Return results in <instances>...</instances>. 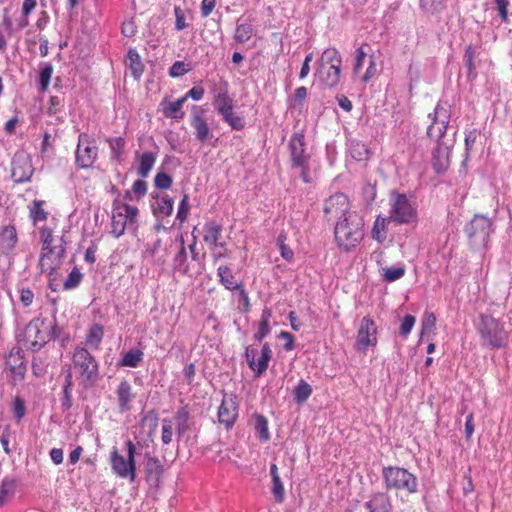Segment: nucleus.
<instances>
[{
  "instance_id": "nucleus-47",
  "label": "nucleus",
  "mask_w": 512,
  "mask_h": 512,
  "mask_svg": "<svg viewBox=\"0 0 512 512\" xmlns=\"http://www.w3.org/2000/svg\"><path fill=\"white\" fill-rule=\"evenodd\" d=\"M436 316L434 313L425 312L421 323V337L429 336L434 332Z\"/></svg>"
},
{
  "instance_id": "nucleus-39",
  "label": "nucleus",
  "mask_w": 512,
  "mask_h": 512,
  "mask_svg": "<svg viewBox=\"0 0 512 512\" xmlns=\"http://www.w3.org/2000/svg\"><path fill=\"white\" fill-rule=\"evenodd\" d=\"M103 327L100 324H93L86 336V344L94 349H98L103 338Z\"/></svg>"
},
{
  "instance_id": "nucleus-4",
  "label": "nucleus",
  "mask_w": 512,
  "mask_h": 512,
  "mask_svg": "<svg viewBox=\"0 0 512 512\" xmlns=\"http://www.w3.org/2000/svg\"><path fill=\"white\" fill-rule=\"evenodd\" d=\"M382 477L387 490L404 491L408 494L418 492L419 484L417 477L403 467H384Z\"/></svg>"
},
{
  "instance_id": "nucleus-14",
  "label": "nucleus",
  "mask_w": 512,
  "mask_h": 512,
  "mask_svg": "<svg viewBox=\"0 0 512 512\" xmlns=\"http://www.w3.org/2000/svg\"><path fill=\"white\" fill-rule=\"evenodd\" d=\"M11 177L15 183L30 181L34 168L31 158L24 153L15 154L11 162Z\"/></svg>"
},
{
  "instance_id": "nucleus-9",
  "label": "nucleus",
  "mask_w": 512,
  "mask_h": 512,
  "mask_svg": "<svg viewBox=\"0 0 512 512\" xmlns=\"http://www.w3.org/2000/svg\"><path fill=\"white\" fill-rule=\"evenodd\" d=\"M323 212L327 221L342 220L352 213L348 197L341 192L329 196L323 204Z\"/></svg>"
},
{
  "instance_id": "nucleus-62",
  "label": "nucleus",
  "mask_w": 512,
  "mask_h": 512,
  "mask_svg": "<svg viewBox=\"0 0 512 512\" xmlns=\"http://www.w3.org/2000/svg\"><path fill=\"white\" fill-rule=\"evenodd\" d=\"M174 15H175V29L177 31L186 29L188 27V23H186L184 12L179 6L174 7Z\"/></svg>"
},
{
  "instance_id": "nucleus-19",
  "label": "nucleus",
  "mask_w": 512,
  "mask_h": 512,
  "mask_svg": "<svg viewBox=\"0 0 512 512\" xmlns=\"http://www.w3.org/2000/svg\"><path fill=\"white\" fill-rule=\"evenodd\" d=\"M60 245L53 246L47 252H42L40 256V265L42 270H50V275L56 270L61 264V260L65 255L64 240L60 238Z\"/></svg>"
},
{
  "instance_id": "nucleus-36",
  "label": "nucleus",
  "mask_w": 512,
  "mask_h": 512,
  "mask_svg": "<svg viewBox=\"0 0 512 512\" xmlns=\"http://www.w3.org/2000/svg\"><path fill=\"white\" fill-rule=\"evenodd\" d=\"M313 390L311 385L305 380L301 379L293 390L294 401L302 404L308 400Z\"/></svg>"
},
{
  "instance_id": "nucleus-44",
  "label": "nucleus",
  "mask_w": 512,
  "mask_h": 512,
  "mask_svg": "<svg viewBox=\"0 0 512 512\" xmlns=\"http://www.w3.org/2000/svg\"><path fill=\"white\" fill-rule=\"evenodd\" d=\"M114 205L122 212L124 217L127 219L130 225H133L137 222V216L139 210L135 206H131L126 203H114Z\"/></svg>"
},
{
  "instance_id": "nucleus-24",
  "label": "nucleus",
  "mask_w": 512,
  "mask_h": 512,
  "mask_svg": "<svg viewBox=\"0 0 512 512\" xmlns=\"http://www.w3.org/2000/svg\"><path fill=\"white\" fill-rule=\"evenodd\" d=\"M364 506L369 512H391L392 509L390 498L384 492L374 493Z\"/></svg>"
},
{
  "instance_id": "nucleus-12",
  "label": "nucleus",
  "mask_w": 512,
  "mask_h": 512,
  "mask_svg": "<svg viewBox=\"0 0 512 512\" xmlns=\"http://www.w3.org/2000/svg\"><path fill=\"white\" fill-rule=\"evenodd\" d=\"M258 354L257 347L247 346L245 350V358L249 368L255 373L256 376L262 375L269 366V362L272 358V350L269 343H264L261 349V356L259 362H256V356Z\"/></svg>"
},
{
  "instance_id": "nucleus-1",
  "label": "nucleus",
  "mask_w": 512,
  "mask_h": 512,
  "mask_svg": "<svg viewBox=\"0 0 512 512\" xmlns=\"http://www.w3.org/2000/svg\"><path fill=\"white\" fill-rule=\"evenodd\" d=\"M475 329L480 337L482 347L492 350L505 348L509 342V333L504 323L488 313H479Z\"/></svg>"
},
{
  "instance_id": "nucleus-6",
  "label": "nucleus",
  "mask_w": 512,
  "mask_h": 512,
  "mask_svg": "<svg viewBox=\"0 0 512 512\" xmlns=\"http://www.w3.org/2000/svg\"><path fill=\"white\" fill-rule=\"evenodd\" d=\"M494 230L495 226L492 219L484 214H475L465 226V233L469 242L475 248H486Z\"/></svg>"
},
{
  "instance_id": "nucleus-26",
  "label": "nucleus",
  "mask_w": 512,
  "mask_h": 512,
  "mask_svg": "<svg viewBox=\"0 0 512 512\" xmlns=\"http://www.w3.org/2000/svg\"><path fill=\"white\" fill-rule=\"evenodd\" d=\"M218 282L224 286L226 290L235 291L242 287L243 283L237 281L232 269L227 265H220L217 268Z\"/></svg>"
},
{
  "instance_id": "nucleus-56",
  "label": "nucleus",
  "mask_w": 512,
  "mask_h": 512,
  "mask_svg": "<svg viewBox=\"0 0 512 512\" xmlns=\"http://www.w3.org/2000/svg\"><path fill=\"white\" fill-rule=\"evenodd\" d=\"M173 179L164 172H158L154 177V185L157 189L167 190L171 187Z\"/></svg>"
},
{
  "instance_id": "nucleus-60",
  "label": "nucleus",
  "mask_w": 512,
  "mask_h": 512,
  "mask_svg": "<svg viewBox=\"0 0 512 512\" xmlns=\"http://www.w3.org/2000/svg\"><path fill=\"white\" fill-rule=\"evenodd\" d=\"M163 472V467L157 458H149L147 461V473L148 475L155 476L156 480L159 479Z\"/></svg>"
},
{
  "instance_id": "nucleus-27",
  "label": "nucleus",
  "mask_w": 512,
  "mask_h": 512,
  "mask_svg": "<svg viewBox=\"0 0 512 512\" xmlns=\"http://www.w3.org/2000/svg\"><path fill=\"white\" fill-rule=\"evenodd\" d=\"M185 103V98H179L174 102H169L167 98L163 99L160 103L161 111L165 117L180 120L184 118L185 113L182 107Z\"/></svg>"
},
{
  "instance_id": "nucleus-63",
  "label": "nucleus",
  "mask_w": 512,
  "mask_h": 512,
  "mask_svg": "<svg viewBox=\"0 0 512 512\" xmlns=\"http://www.w3.org/2000/svg\"><path fill=\"white\" fill-rule=\"evenodd\" d=\"M11 434H12V431H11L10 425H6L3 428L2 434L0 436V443L2 445V448H3L4 452L8 455L12 452V450L9 446Z\"/></svg>"
},
{
  "instance_id": "nucleus-22",
  "label": "nucleus",
  "mask_w": 512,
  "mask_h": 512,
  "mask_svg": "<svg viewBox=\"0 0 512 512\" xmlns=\"http://www.w3.org/2000/svg\"><path fill=\"white\" fill-rule=\"evenodd\" d=\"M451 112L445 103L439 101L432 113L428 114V118L431 120L430 125L427 128V135L434 134L435 128L438 124L446 123L447 119H450Z\"/></svg>"
},
{
  "instance_id": "nucleus-58",
  "label": "nucleus",
  "mask_w": 512,
  "mask_h": 512,
  "mask_svg": "<svg viewBox=\"0 0 512 512\" xmlns=\"http://www.w3.org/2000/svg\"><path fill=\"white\" fill-rule=\"evenodd\" d=\"M209 248L212 250L211 258L214 264H216L220 259L227 258L229 256L226 242H220L216 247Z\"/></svg>"
},
{
  "instance_id": "nucleus-28",
  "label": "nucleus",
  "mask_w": 512,
  "mask_h": 512,
  "mask_svg": "<svg viewBox=\"0 0 512 512\" xmlns=\"http://www.w3.org/2000/svg\"><path fill=\"white\" fill-rule=\"evenodd\" d=\"M172 269L174 273H178L183 276L190 275L191 269L186 246L179 247L178 252L172 259Z\"/></svg>"
},
{
  "instance_id": "nucleus-48",
  "label": "nucleus",
  "mask_w": 512,
  "mask_h": 512,
  "mask_svg": "<svg viewBox=\"0 0 512 512\" xmlns=\"http://www.w3.org/2000/svg\"><path fill=\"white\" fill-rule=\"evenodd\" d=\"M112 158L119 160L124 152L125 140L122 137L110 138L108 140Z\"/></svg>"
},
{
  "instance_id": "nucleus-23",
  "label": "nucleus",
  "mask_w": 512,
  "mask_h": 512,
  "mask_svg": "<svg viewBox=\"0 0 512 512\" xmlns=\"http://www.w3.org/2000/svg\"><path fill=\"white\" fill-rule=\"evenodd\" d=\"M213 105L220 116L233 110L234 100L228 93L227 82L224 83V88L214 94Z\"/></svg>"
},
{
  "instance_id": "nucleus-25",
  "label": "nucleus",
  "mask_w": 512,
  "mask_h": 512,
  "mask_svg": "<svg viewBox=\"0 0 512 512\" xmlns=\"http://www.w3.org/2000/svg\"><path fill=\"white\" fill-rule=\"evenodd\" d=\"M18 242L17 231L14 225L9 224L1 228L0 231V248L3 253H10Z\"/></svg>"
},
{
  "instance_id": "nucleus-43",
  "label": "nucleus",
  "mask_w": 512,
  "mask_h": 512,
  "mask_svg": "<svg viewBox=\"0 0 512 512\" xmlns=\"http://www.w3.org/2000/svg\"><path fill=\"white\" fill-rule=\"evenodd\" d=\"M43 200H34L30 207V218L34 223L47 220L48 213L43 209Z\"/></svg>"
},
{
  "instance_id": "nucleus-35",
  "label": "nucleus",
  "mask_w": 512,
  "mask_h": 512,
  "mask_svg": "<svg viewBox=\"0 0 512 512\" xmlns=\"http://www.w3.org/2000/svg\"><path fill=\"white\" fill-rule=\"evenodd\" d=\"M159 422V415L155 409H151L142 415L140 424L148 429V436L155 434Z\"/></svg>"
},
{
  "instance_id": "nucleus-10",
  "label": "nucleus",
  "mask_w": 512,
  "mask_h": 512,
  "mask_svg": "<svg viewBox=\"0 0 512 512\" xmlns=\"http://www.w3.org/2000/svg\"><path fill=\"white\" fill-rule=\"evenodd\" d=\"M222 393L223 398L218 408L217 418L218 422L224 425L226 430H230L238 419L239 404L235 394H227L225 391H222Z\"/></svg>"
},
{
  "instance_id": "nucleus-38",
  "label": "nucleus",
  "mask_w": 512,
  "mask_h": 512,
  "mask_svg": "<svg viewBox=\"0 0 512 512\" xmlns=\"http://www.w3.org/2000/svg\"><path fill=\"white\" fill-rule=\"evenodd\" d=\"M154 198L157 199V208L156 210L164 215V216H170L173 213L174 209V200L167 194H156Z\"/></svg>"
},
{
  "instance_id": "nucleus-57",
  "label": "nucleus",
  "mask_w": 512,
  "mask_h": 512,
  "mask_svg": "<svg viewBox=\"0 0 512 512\" xmlns=\"http://www.w3.org/2000/svg\"><path fill=\"white\" fill-rule=\"evenodd\" d=\"M271 492L277 503H282L285 499V489L281 478H275L272 480Z\"/></svg>"
},
{
  "instance_id": "nucleus-21",
  "label": "nucleus",
  "mask_w": 512,
  "mask_h": 512,
  "mask_svg": "<svg viewBox=\"0 0 512 512\" xmlns=\"http://www.w3.org/2000/svg\"><path fill=\"white\" fill-rule=\"evenodd\" d=\"M223 225L216 220H208L203 225V241L209 247H216L222 237Z\"/></svg>"
},
{
  "instance_id": "nucleus-51",
  "label": "nucleus",
  "mask_w": 512,
  "mask_h": 512,
  "mask_svg": "<svg viewBox=\"0 0 512 512\" xmlns=\"http://www.w3.org/2000/svg\"><path fill=\"white\" fill-rule=\"evenodd\" d=\"M405 274V268L403 266L388 267L384 270L383 278L387 282H394L402 278Z\"/></svg>"
},
{
  "instance_id": "nucleus-37",
  "label": "nucleus",
  "mask_w": 512,
  "mask_h": 512,
  "mask_svg": "<svg viewBox=\"0 0 512 512\" xmlns=\"http://www.w3.org/2000/svg\"><path fill=\"white\" fill-rule=\"evenodd\" d=\"M41 70L39 73V90L45 92L49 88L51 77L53 74V65L50 62H44L40 64Z\"/></svg>"
},
{
  "instance_id": "nucleus-45",
  "label": "nucleus",
  "mask_w": 512,
  "mask_h": 512,
  "mask_svg": "<svg viewBox=\"0 0 512 512\" xmlns=\"http://www.w3.org/2000/svg\"><path fill=\"white\" fill-rule=\"evenodd\" d=\"M479 135L480 133L477 129L465 130V159L463 160L462 165H465L468 160L470 152L472 151Z\"/></svg>"
},
{
  "instance_id": "nucleus-8",
  "label": "nucleus",
  "mask_w": 512,
  "mask_h": 512,
  "mask_svg": "<svg viewBox=\"0 0 512 512\" xmlns=\"http://www.w3.org/2000/svg\"><path fill=\"white\" fill-rule=\"evenodd\" d=\"M72 362L81 375L89 382H94L98 376V363L95 357L85 348L76 347L72 356Z\"/></svg>"
},
{
  "instance_id": "nucleus-29",
  "label": "nucleus",
  "mask_w": 512,
  "mask_h": 512,
  "mask_svg": "<svg viewBox=\"0 0 512 512\" xmlns=\"http://www.w3.org/2000/svg\"><path fill=\"white\" fill-rule=\"evenodd\" d=\"M127 66L135 80H139L142 77L145 66L135 48H130L127 52Z\"/></svg>"
},
{
  "instance_id": "nucleus-41",
  "label": "nucleus",
  "mask_w": 512,
  "mask_h": 512,
  "mask_svg": "<svg viewBox=\"0 0 512 512\" xmlns=\"http://www.w3.org/2000/svg\"><path fill=\"white\" fill-rule=\"evenodd\" d=\"M222 120L227 123L233 130L241 131L245 128L246 122L244 117L236 114L233 110L221 116Z\"/></svg>"
},
{
  "instance_id": "nucleus-7",
  "label": "nucleus",
  "mask_w": 512,
  "mask_h": 512,
  "mask_svg": "<svg viewBox=\"0 0 512 512\" xmlns=\"http://www.w3.org/2000/svg\"><path fill=\"white\" fill-rule=\"evenodd\" d=\"M97 157L98 146L96 140L87 133H80L75 151L76 166L80 169H88L93 166Z\"/></svg>"
},
{
  "instance_id": "nucleus-42",
  "label": "nucleus",
  "mask_w": 512,
  "mask_h": 512,
  "mask_svg": "<svg viewBox=\"0 0 512 512\" xmlns=\"http://www.w3.org/2000/svg\"><path fill=\"white\" fill-rule=\"evenodd\" d=\"M388 218L378 216L374 222L371 234L372 238L382 243L386 239V222Z\"/></svg>"
},
{
  "instance_id": "nucleus-31",
  "label": "nucleus",
  "mask_w": 512,
  "mask_h": 512,
  "mask_svg": "<svg viewBox=\"0 0 512 512\" xmlns=\"http://www.w3.org/2000/svg\"><path fill=\"white\" fill-rule=\"evenodd\" d=\"M254 418V430L257 434L259 440L263 443H266L270 440V432L268 427L267 418L259 413H255L253 415Z\"/></svg>"
},
{
  "instance_id": "nucleus-15",
  "label": "nucleus",
  "mask_w": 512,
  "mask_h": 512,
  "mask_svg": "<svg viewBox=\"0 0 512 512\" xmlns=\"http://www.w3.org/2000/svg\"><path fill=\"white\" fill-rule=\"evenodd\" d=\"M49 340V335L41 330L37 320H32L27 324L25 328V341L31 351H39Z\"/></svg>"
},
{
  "instance_id": "nucleus-33",
  "label": "nucleus",
  "mask_w": 512,
  "mask_h": 512,
  "mask_svg": "<svg viewBox=\"0 0 512 512\" xmlns=\"http://www.w3.org/2000/svg\"><path fill=\"white\" fill-rule=\"evenodd\" d=\"M143 352L138 348L130 349L123 355L119 362V366L136 368L143 361Z\"/></svg>"
},
{
  "instance_id": "nucleus-49",
  "label": "nucleus",
  "mask_w": 512,
  "mask_h": 512,
  "mask_svg": "<svg viewBox=\"0 0 512 512\" xmlns=\"http://www.w3.org/2000/svg\"><path fill=\"white\" fill-rule=\"evenodd\" d=\"M191 70V65L183 61H175L169 68V76L178 78L187 74Z\"/></svg>"
},
{
  "instance_id": "nucleus-30",
  "label": "nucleus",
  "mask_w": 512,
  "mask_h": 512,
  "mask_svg": "<svg viewBox=\"0 0 512 512\" xmlns=\"http://www.w3.org/2000/svg\"><path fill=\"white\" fill-rule=\"evenodd\" d=\"M127 225H130L122 212L114 205L112 210V223L111 234L115 238L121 237L126 230Z\"/></svg>"
},
{
  "instance_id": "nucleus-61",
  "label": "nucleus",
  "mask_w": 512,
  "mask_h": 512,
  "mask_svg": "<svg viewBox=\"0 0 512 512\" xmlns=\"http://www.w3.org/2000/svg\"><path fill=\"white\" fill-rule=\"evenodd\" d=\"M474 58H475V50L472 48V46H468L465 49L464 63L468 69L469 77L474 73V70H475Z\"/></svg>"
},
{
  "instance_id": "nucleus-34",
  "label": "nucleus",
  "mask_w": 512,
  "mask_h": 512,
  "mask_svg": "<svg viewBox=\"0 0 512 512\" xmlns=\"http://www.w3.org/2000/svg\"><path fill=\"white\" fill-rule=\"evenodd\" d=\"M342 65V57L339 51L334 47L325 49L321 57L316 61V65Z\"/></svg>"
},
{
  "instance_id": "nucleus-32",
  "label": "nucleus",
  "mask_w": 512,
  "mask_h": 512,
  "mask_svg": "<svg viewBox=\"0 0 512 512\" xmlns=\"http://www.w3.org/2000/svg\"><path fill=\"white\" fill-rule=\"evenodd\" d=\"M156 158V154L153 152L142 153L139 156V165L137 168L138 175L142 178L147 177L156 162Z\"/></svg>"
},
{
  "instance_id": "nucleus-20",
  "label": "nucleus",
  "mask_w": 512,
  "mask_h": 512,
  "mask_svg": "<svg viewBox=\"0 0 512 512\" xmlns=\"http://www.w3.org/2000/svg\"><path fill=\"white\" fill-rule=\"evenodd\" d=\"M118 409L121 413H125L131 410V404L135 398V394L132 391V386L127 380H123L117 387L116 390Z\"/></svg>"
},
{
  "instance_id": "nucleus-17",
  "label": "nucleus",
  "mask_w": 512,
  "mask_h": 512,
  "mask_svg": "<svg viewBox=\"0 0 512 512\" xmlns=\"http://www.w3.org/2000/svg\"><path fill=\"white\" fill-rule=\"evenodd\" d=\"M451 144L439 141L432 153V168L437 174L445 173L450 166Z\"/></svg>"
},
{
  "instance_id": "nucleus-16",
  "label": "nucleus",
  "mask_w": 512,
  "mask_h": 512,
  "mask_svg": "<svg viewBox=\"0 0 512 512\" xmlns=\"http://www.w3.org/2000/svg\"><path fill=\"white\" fill-rule=\"evenodd\" d=\"M314 76L324 88H335L340 82L341 65H316Z\"/></svg>"
},
{
  "instance_id": "nucleus-11",
  "label": "nucleus",
  "mask_w": 512,
  "mask_h": 512,
  "mask_svg": "<svg viewBox=\"0 0 512 512\" xmlns=\"http://www.w3.org/2000/svg\"><path fill=\"white\" fill-rule=\"evenodd\" d=\"M377 325L369 316L361 319L357 331L355 348L360 352H366L369 347L377 345Z\"/></svg>"
},
{
  "instance_id": "nucleus-55",
  "label": "nucleus",
  "mask_w": 512,
  "mask_h": 512,
  "mask_svg": "<svg viewBox=\"0 0 512 512\" xmlns=\"http://www.w3.org/2000/svg\"><path fill=\"white\" fill-rule=\"evenodd\" d=\"M189 210H190L189 197H188L187 194H184L183 198L180 201L179 206H178V211H177L176 219L180 223L185 222L187 220V217H188V214H189Z\"/></svg>"
},
{
  "instance_id": "nucleus-18",
  "label": "nucleus",
  "mask_w": 512,
  "mask_h": 512,
  "mask_svg": "<svg viewBox=\"0 0 512 512\" xmlns=\"http://www.w3.org/2000/svg\"><path fill=\"white\" fill-rule=\"evenodd\" d=\"M203 113L204 110L201 107L196 105L192 107V116L190 124L195 131L196 139L201 143H205L210 138L213 137L210 131V127L203 117Z\"/></svg>"
},
{
  "instance_id": "nucleus-46",
  "label": "nucleus",
  "mask_w": 512,
  "mask_h": 512,
  "mask_svg": "<svg viewBox=\"0 0 512 512\" xmlns=\"http://www.w3.org/2000/svg\"><path fill=\"white\" fill-rule=\"evenodd\" d=\"M83 279V274L77 267H74L69 273L67 279L63 283L64 290H72L77 288Z\"/></svg>"
},
{
  "instance_id": "nucleus-52",
  "label": "nucleus",
  "mask_w": 512,
  "mask_h": 512,
  "mask_svg": "<svg viewBox=\"0 0 512 512\" xmlns=\"http://www.w3.org/2000/svg\"><path fill=\"white\" fill-rule=\"evenodd\" d=\"M415 322L416 318L413 315H405L401 321L399 335L404 339L407 338V336L411 333Z\"/></svg>"
},
{
  "instance_id": "nucleus-13",
  "label": "nucleus",
  "mask_w": 512,
  "mask_h": 512,
  "mask_svg": "<svg viewBox=\"0 0 512 512\" xmlns=\"http://www.w3.org/2000/svg\"><path fill=\"white\" fill-rule=\"evenodd\" d=\"M289 152L292 167H305L310 162V155L306 152V142L303 132H295L289 140Z\"/></svg>"
},
{
  "instance_id": "nucleus-64",
  "label": "nucleus",
  "mask_w": 512,
  "mask_h": 512,
  "mask_svg": "<svg viewBox=\"0 0 512 512\" xmlns=\"http://www.w3.org/2000/svg\"><path fill=\"white\" fill-rule=\"evenodd\" d=\"M190 412L187 406H182L177 409L174 414V420L176 423H189Z\"/></svg>"
},
{
  "instance_id": "nucleus-53",
  "label": "nucleus",
  "mask_w": 512,
  "mask_h": 512,
  "mask_svg": "<svg viewBox=\"0 0 512 512\" xmlns=\"http://www.w3.org/2000/svg\"><path fill=\"white\" fill-rule=\"evenodd\" d=\"M365 46L369 47L367 44H365ZM367 56H368V54L364 50V45L359 47L358 49H356V51H355V62H354V66H353V74L354 75H358L360 73V71L363 68L364 61L366 60Z\"/></svg>"
},
{
  "instance_id": "nucleus-40",
  "label": "nucleus",
  "mask_w": 512,
  "mask_h": 512,
  "mask_svg": "<svg viewBox=\"0 0 512 512\" xmlns=\"http://www.w3.org/2000/svg\"><path fill=\"white\" fill-rule=\"evenodd\" d=\"M253 33H254V29L251 24H248V23L237 24L235 33H234V40L237 43H241V44L246 43L247 41H249L251 39V37L253 36Z\"/></svg>"
},
{
  "instance_id": "nucleus-3",
  "label": "nucleus",
  "mask_w": 512,
  "mask_h": 512,
  "mask_svg": "<svg viewBox=\"0 0 512 512\" xmlns=\"http://www.w3.org/2000/svg\"><path fill=\"white\" fill-rule=\"evenodd\" d=\"M388 219L398 225L413 224L417 222L418 213L415 205L406 194L396 190L390 192Z\"/></svg>"
},
{
  "instance_id": "nucleus-5",
  "label": "nucleus",
  "mask_w": 512,
  "mask_h": 512,
  "mask_svg": "<svg viewBox=\"0 0 512 512\" xmlns=\"http://www.w3.org/2000/svg\"><path fill=\"white\" fill-rule=\"evenodd\" d=\"M127 458L121 455L116 447L110 453V464L115 475L134 482L136 479V446L132 440L125 442Z\"/></svg>"
},
{
  "instance_id": "nucleus-59",
  "label": "nucleus",
  "mask_w": 512,
  "mask_h": 512,
  "mask_svg": "<svg viewBox=\"0 0 512 512\" xmlns=\"http://www.w3.org/2000/svg\"><path fill=\"white\" fill-rule=\"evenodd\" d=\"M12 409L14 417L17 421H20L26 414V405L24 400L19 396L14 397L12 402Z\"/></svg>"
},
{
  "instance_id": "nucleus-54",
  "label": "nucleus",
  "mask_w": 512,
  "mask_h": 512,
  "mask_svg": "<svg viewBox=\"0 0 512 512\" xmlns=\"http://www.w3.org/2000/svg\"><path fill=\"white\" fill-rule=\"evenodd\" d=\"M173 436V427L172 421L169 418H164L162 420V431H161V441L164 445H168L172 442Z\"/></svg>"
},
{
  "instance_id": "nucleus-2",
  "label": "nucleus",
  "mask_w": 512,
  "mask_h": 512,
  "mask_svg": "<svg viewBox=\"0 0 512 512\" xmlns=\"http://www.w3.org/2000/svg\"><path fill=\"white\" fill-rule=\"evenodd\" d=\"M364 220L357 213L352 212L335 224L334 235L338 247L343 251L355 248L364 236Z\"/></svg>"
},
{
  "instance_id": "nucleus-50",
  "label": "nucleus",
  "mask_w": 512,
  "mask_h": 512,
  "mask_svg": "<svg viewBox=\"0 0 512 512\" xmlns=\"http://www.w3.org/2000/svg\"><path fill=\"white\" fill-rule=\"evenodd\" d=\"M351 155L355 160L362 161L368 158L369 150L364 143L356 142L352 144Z\"/></svg>"
}]
</instances>
